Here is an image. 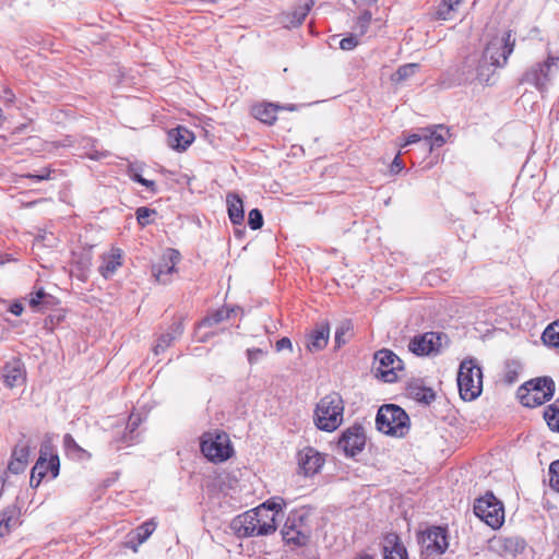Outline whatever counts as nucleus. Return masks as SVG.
Here are the masks:
<instances>
[{
  "label": "nucleus",
  "instance_id": "1",
  "mask_svg": "<svg viewBox=\"0 0 559 559\" xmlns=\"http://www.w3.org/2000/svg\"><path fill=\"white\" fill-rule=\"evenodd\" d=\"M285 506L283 498L274 497L239 515L234 522V526L239 535L246 537L270 535L276 531V516Z\"/></svg>",
  "mask_w": 559,
  "mask_h": 559
},
{
  "label": "nucleus",
  "instance_id": "2",
  "mask_svg": "<svg viewBox=\"0 0 559 559\" xmlns=\"http://www.w3.org/2000/svg\"><path fill=\"white\" fill-rule=\"evenodd\" d=\"M559 74V37L547 43V57L544 61L528 67L521 83H527L544 92L555 82Z\"/></svg>",
  "mask_w": 559,
  "mask_h": 559
},
{
  "label": "nucleus",
  "instance_id": "3",
  "mask_svg": "<svg viewBox=\"0 0 559 559\" xmlns=\"http://www.w3.org/2000/svg\"><path fill=\"white\" fill-rule=\"evenodd\" d=\"M344 402L340 394L330 393L316 405L313 420L318 429L332 432L343 423Z\"/></svg>",
  "mask_w": 559,
  "mask_h": 559
},
{
  "label": "nucleus",
  "instance_id": "4",
  "mask_svg": "<svg viewBox=\"0 0 559 559\" xmlns=\"http://www.w3.org/2000/svg\"><path fill=\"white\" fill-rule=\"evenodd\" d=\"M376 426L388 436L402 438L409 431V417L402 407L385 404L377 413Z\"/></svg>",
  "mask_w": 559,
  "mask_h": 559
},
{
  "label": "nucleus",
  "instance_id": "5",
  "mask_svg": "<svg viewBox=\"0 0 559 559\" xmlns=\"http://www.w3.org/2000/svg\"><path fill=\"white\" fill-rule=\"evenodd\" d=\"M457 386L460 396L464 401L476 400L483 391V372L474 359L461 362L457 372Z\"/></svg>",
  "mask_w": 559,
  "mask_h": 559
},
{
  "label": "nucleus",
  "instance_id": "6",
  "mask_svg": "<svg viewBox=\"0 0 559 559\" xmlns=\"http://www.w3.org/2000/svg\"><path fill=\"white\" fill-rule=\"evenodd\" d=\"M555 394V382L550 377L532 379L521 385L518 396L522 405L536 407L549 401Z\"/></svg>",
  "mask_w": 559,
  "mask_h": 559
},
{
  "label": "nucleus",
  "instance_id": "7",
  "mask_svg": "<svg viewBox=\"0 0 559 559\" xmlns=\"http://www.w3.org/2000/svg\"><path fill=\"white\" fill-rule=\"evenodd\" d=\"M474 513L492 528H499L504 521L503 504L491 492L475 501Z\"/></svg>",
  "mask_w": 559,
  "mask_h": 559
},
{
  "label": "nucleus",
  "instance_id": "8",
  "mask_svg": "<svg viewBox=\"0 0 559 559\" xmlns=\"http://www.w3.org/2000/svg\"><path fill=\"white\" fill-rule=\"evenodd\" d=\"M308 514L305 511L296 510L289 513L282 528L283 539L287 544L304 546L310 538V530L306 524Z\"/></svg>",
  "mask_w": 559,
  "mask_h": 559
},
{
  "label": "nucleus",
  "instance_id": "9",
  "mask_svg": "<svg viewBox=\"0 0 559 559\" xmlns=\"http://www.w3.org/2000/svg\"><path fill=\"white\" fill-rule=\"evenodd\" d=\"M403 370L402 360L390 349L376 352L372 362V372L376 378L386 383L397 380V372Z\"/></svg>",
  "mask_w": 559,
  "mask_h": 559
},
{
  "label": "nucleus",
  "instance_id": "10",
  "mask_svg": "<svg viewBox=\"0 0 559 559\" xmlns=\"http://www.w3.org/2000/svg\"><path fill=\"white\" fill-rule=\"evenodd\" d=\"M201 452L212 462H223L233 454L229 438L226 433L206 435L201 441Z\"/></svg>",
  "mask_w": 559,
  "mask_h": 559
},
{
  "label": "nucleus",
  "instance_id": "11",
  "mask_svg": "<svg viewBox=\"0 0 559 559\" xmlns=\"http://www.w3.org/2000/svg\"><path fill=\"white\" fill-rule=\"evenodd\" d=\"M515 46V39L511 37H491L487 43L484 55L485 60H490L496 67H504L509 56L512 53Z\"/></svg>",
  "mask_w": 559,
  "mask_h": 559
},
{
  "label": "nucleus",
  "instance_id": "12",
  "mask_svg": "<svg viewBox=\"0 0 559 559\" xmlns=\"http://www.w3.org/2000/svg\"><path fill=\"white\" fill-rule=\"evenodd\" d=\"M366 444L365 430L360 425H353L341 435L337 448L344 452L346 456H355L364 450Z\"/></svg>",
  "mask_w": 559,
  "mask_h": 559
},
{
  "label": "nucleus",
  "instance_id": "13",
  "mask_svg": "<svg viewBox=\"0 0 559 559\" xmlns=\"http://www.w3.org/2000/svg\"><path fill=\"white\" fill-rule=\"evenodd\" d=\"M180 261V253L175 249H166L160 260L152 266V273L156 281L162 284L170 282V275L176 271V265Z\"/></svg>",
  "mask_w": 559,
  "mask_h": 559
},
{
  "label": "nucleus",
  "instance_id": "14",
  "mask_svg": "<svg viewBox=\"0 0 559 559\" xmlns=\"http://www.w3.org/2000/svg\"><path fill=\"white\" fill-rule=\"evenodd\" d=\"M440 335L435 332H427L421 335L415 336L411 340L408 348L417 356L429 355L438 352L440 343Z\"/></svg>",
  "mask_w": 559,
  "mask_h": 559
},
{
  "label": "nucleus",
  "instance_id": "15",
  "mask_svg": "<svg viewBox=\"0 0 559 559\" xmlns=\"http://www.w3.org/2000/svg\"><path fill=\"white\" fill-rule=\"evenodd\" d=\"M2 378L5 386L13 389L21 386L26 380L24 364L19 358H13L2 367Z\"/></svg>",
  "mask_w": 559,
  "mask_h": 559
},
{
  "label": "nucleus",
  "instance_id": "16",
  "mask_svg": "<svg viewBox=\"0 0 559 559\" xmlns=\"http://www.w3.org/2000/svg\"><path fill=\"white\" fill-rule=\"evenodd\" d=\"M324 463L322 455L313 448H305L298 453V465L305 476L314 475Z\"/></svg>",
  "mask_w": 559,
  "mask_h": 559
},
{
  "label": "nucleus",
  "instance_id": "17",
  "mask_svg": "<svg viewBox=\"0 0 559 559\" xmlns=\"http://www.w3.org/2000/svg\"><path fill=\"white\" fill-rule=\"evenodd\" d=\"M383 559H408L407 549L396 533H388L382 546Z\"/></svg>",
  "mask_w": 559,
  "mask_h": 559
},
{
  "label": "nucleus",
  "instance_id": "18",
  "mask_svg": "<svg viewBox=\"0 0 559 559\" xmlns=\"http://www.w3.org/2000/svg\"><path fill=\"white\" fill-rule=\"evenodd\" d=\"M313 0H299L292 12H287L282 16V23L287 29H292L302 23L313 7Z\"/></svg>",
  "mask_w": 559,
  "mask_h": 559
},
{
  "label": "nucleus",
  "instance_id": "19",
  "mask_svg": "<svg viewBox=\"0 0 559 559\" xmlns=\"http://www.w3.org/2000/svg\"><path fill=\"white\" fill-rule=\"evenodd\" d=\"M424 543L427 544L426 547L428 550L443 554L449 546L447 530L440 526L429 528L424 536Z\"/></svg>",
  "mask_w": 559,
  "mask_h": 559
},
{
  "label": "nucleus",
  "instance_id": "20",
  "mask_svg": "<svg viewBox=\"0 0 559 559\" xmlns=\"http://www.w3.org/2000/svg\"><path fill=\"white\" fill-rule=\"evenodd\" d=\"M330 336V326L329 323L322 322L316 326L314 330H312L308 334V341H307V348L310 352H319L322 350L329 341Z\"/></svg>",
  "mask_w": 559,
  "mask_h": 559
},
{
  "label": "nucleus",
  "instance_id": "21",
  "mask_svg": "<svg viewBox=\"0 0 559 559\" xmlns=\"http://www.w3.org/2000/svg\"><path fill=\"white\" fill-rule=\"evenodd\" d=\"M194 140V135L185 127H177L168 131L167 141L171 148L185 151Z\"/></svg>",
  "mask_w": 559,
  "mask_h": 559
},
{
  "label": "nucleus",
  "instance_id": "22",
  "mask_svg": "<svg viewBox=\"0 0 559 559\" xmlns=\"http://www.w3.org/2000/svg\"><path fill=\"white\" fill-rule=\"evenodd\" d=\"M282 108L280 105L274 103H259L251 107L252 116L261 122L272 126L277 120L276 112Z\"/></svg>",
  "mask_w": 559,
  "mask_h": 559
},
{
  "label": "nucleus",
  "instance_id": "23",
  "mask_svg": "<svg viewBox=\"0 0 559 559\" xmlns=\"http://www.w3.org/2000/svg\"><path fill=\"white\" fill-rule=\"evenodd\" d=\"M491 543V547L504 556H515L524 549V542L518 537H498Z\"/></svg>",
  "mask_w": 559,
  "mask_h": 559
},
{
  "label": "nucleus",
  "instance_id": "24",
  "mask_svg": "<svg viewBox=\"0 0 559 559\" xmlns=\"http://www.w3.org/2000/svg\"><path fill=\"white\" fill-rule=\"evenodd\" d=\"M19 525L20 510L15 506H9L0 512V537L8 536Z\"/></svg>",
  "mask_w": 559,
  "mask_h": 559
},
{
  "label": "nucleus",
  "instance_id": "25",
  "mask_svg": "<svg viewBox=\"0 0 559 559\" xmlns=\"http://www.w3.org/2000/svg\"><path fill=\"white\" fill-rule=\"evenodd\" d=\"M499 67L492 64L490 60H485V55L479 57V61L476 67V79L480 84L493 85L497 81L496 70Z\"/></svg>",
  "mask_w": 559,
  "mask_h": 559
},
{
  "label": "nucleus",
  "instance_id": "26",
  "mask_svg": "<svg viewBox=\"0 0 559 559\" xmlns=\"http://www.w3.org/2000/svg\"><path fill=\"white\" fill-rule=\"evenodd\" d=\"M183 333V324L181 321L174 322L168 332L162 334L156 345L154 346V354L159 355L160 353H164L171 344L173 342L181 336Z\"/></svg>",
  "mask_w": 559,
  "mask_h": 559
},
{
  "label": "nucleus",
  "instance_id": "27",
  "mask_svg": "<svg viewBox=\"0 0 559 559\" xmlns=\"http://www.w3.org/2000/svg\"><path fill=\"white\" fill-rule=\"evenodd\" d=\"M227 211L234 225H241L245 219L243 203L237 193L226 195Z\"/></svg>",
  "mask_w": 559,
  "mask_h": 559
},
{
  "label": "nucleus",
  "instance_id": "28",
  "mask_svg": "<svg viewBox=\"0 0 559 559\" xmlns=\"http://www.w3.org/2000/svg\"><path fill=\"white\" fill-rule=\"evenodd\" d=\"M121 250L112 249L110 253L103 255V263L98 267L99 273L105 277H110L121 265Z\"/></svg>",
  "mask_w": 559,
  "mask_h": 559
},
{
  "label": "nucleus",
  "instance_id": "29",
  "mask_svg": "<svg viewBox=\"0 0 559 559\" xmlns=\"http://www.w3.org/2000/svg\"><path fill=\"white\" fill-rule=\"evenodd\" d=\"M463 0H441L435 12V19L448 21L452 20L462 4Z\"/></svg>",
  "mask_w": 559,
  "mask_h": 559
},
{
  "label": "nucleus",
  "instance_id": "30",
  "mask_svg": "<svg viewBox=\"0 0 559 559\" xmlns=\"http://www.w3.org/2000/svg\"><path fill=\"white\" fill-rule=\"evenodd\" d=\"M63 447L68 455L78 459V460H90L91 453H88L86 450H84L82 447H80L74 438L67 433L63 437Z\"/></svg>",
  "mask_w": 559,
  "mask_h": 559
},
{
  "label": "nucleus",
  "instance_id": "31",
  "mask_svg": "<svg viewBox=\"0 0 559 559\" xmlns=\"http://www.w3.org/2000/svg\"><path fill=\"white\" fill-rule=\"evenodd\" d=\"M46 455L47 453L41 449L39 459L32 468L29 485L31 487H38L41 479L46 475Z\"/></svg>",
  "mask_w": 559,
  "mask_h": 559
},
{
  "label": "nucleus",
  "instance_id": "32",
  "mask_svg": "<svg viewBox=\"0 0 559 559\" xmlns=\"http://www.w3.org/2000/svg\"><path fill=\"white\" fill-rule=\"evenodd\" d=\"M443 129L444 127L442 124H436L426 128V142L429 152H431L433 147H440L445 143L444 136L439 132V130Z\"/></svg>",
  "mask_w": 559,
  "mask_h": 559
},
{
  "label": "nucleus",
  "instance_id": "33",
  "mask_svg": "<svg viewBox=\"0 0 559 559\" xmlns=\"http://www.w3.org/2000/svg\"><path fill=\"white\" fill-rule=\"evenodd\" d=\"M479 61L477 53L467 56L461 64L460 71L464 81H474L476 78V67Z\"/></svg>",
  "mask_w": 559,
  "mask_h": 559
},
{
  "label": "nucleus",
  "instance_id": "34",
  "mask_svg": "<svg viewBox=\"0 0 559 559\" xmlns=\"http://www.w3.org/2000/svg\"><path fill=\"white\" fill-rule=\"evenodd\" d=\"M417 63H407L399 67V69L391 75V82L394 84H401L412 78L418 70Z\"/></svg>",
  "mask_w": 559,
  "mask_h": 559
},
{
  "label": "nucleus",
  "instance_id": "35",
  "mask_svg": "<svg viewBox=\"0 0 559 559\" xmlns=\"http://www.w3.org/2000/svg\"><path fill=\"white\" fill-rule=\"evenodd\" d=\"M544 418L552 431H559V400L546 407Z\"/></svg>",
  "mask_w": 559,
  "mask_h": 559
},
{
  "label": "nucleus",
  "instance_id": "36",
  "mask_svg": "<svg viewBox=\"0 0 559 559\" xmlns=\"http://www.w3.org/2000/svg\"><path fill=\"white\" fill-rule=\"evenodd\" d=\"M29 453H31V441L26 440L25 435H22V438L17 441L16 445L12 450L11 457L25 461V464L28 465Z\"/></svg>",
  "mask_w": 559,
  "mask_h": 559
},
{
  "label": "nucleus",
  "instance_id": "37",
  "mask_svg": "<svg viewBox=\"0 0 559 559\" xmlns=\"http://www.w3.org/2000/svg\"><path fill=\"white\" fill-rule=\"evenodd\" d=\"M543 342L551 347H559V320L550 323L542 335Z\"/></svg>",
  "mask_w": 559,
  "mask_h": 559
},
{
  "label": "nucleus",
  "instance_id": "38",
  "mask_svg": "<svg viewBox=\"0 0 559 559\" xmlns=\"http://www.w3.org/2000/svg\"><path fill=\"white\" fill-rule=\"evenodd\" d=\"M409 394L416 401L423 402L425 404H430L436 397V394L432 389L417 385L409 388Z\"/></svg>",
  "mask_w": 559,
  "mask_h": 559
},
{
  "label": "nucleus",
  "instance_id": "39",
  "mask_svg": "<svg viewBox=\"0 0 559 559\" xmlns=\"http://www.w3.org/2000/svg\"><path fill=\"white\" fill-rule=\"evenodd\" d=\"M26 467L27 464H25V461L11 457L8 464V469L0 475L1 488H3L5 485L8 473H12L15 475L22 474L26 469Z\"/></svg>",
  "mask_w": 559,
  "mask_h": 559
},
{
  "label": "nucleus",
  "instance_id": "40",
  "mask_svg": "<svg viewBox=\"0 0 559 559\" xmlns=\"http://www.w3.org/2000/svg\"><path fill=\"white\" fill-rule=\"evenodd\" d=\"M228 318H229V310L222 308V309H218L215 312L209 314L207 317H205L201 321L200 325L201 326H214Z\"/></svg>",
  "mask_w": 559,
  "mask_h": 559
},
{
  "label": "nucleus",
  "instance_id": "41",
  "mask_svg": "<svg viewBox=\"0 0 559 559\" xmlns=\"http://www.w3.org/2000/svg\"><path fill=\"white\" fill-rule=\"evenodd\" d=\"M155 527L156 524L153 521L141 524L135 531L138 544L141 545L145 543L155 531Z\"/></svg>",
  "mask_w": 559,
  "mask_h": 559
},
{
  "label": "nucleus",
  "instance_id": "42",
  "mask_svg": "<svg viewBox=\"0 0 559 559\" xmlns=\"http://www.w3.org/2000/svg\"><path fill=\"white\" fill-rule=\"evenodd\" d=\"M248 224L253 230L260 229L263 226V216L260 210L253 209L249 212Z\"/></svg>",
  "mask_w": 559,
  "mask_h": 559
},
{
  "label": "nucleus",
  "instance_id": "43",
  "mask_svg": "<svg viewBox=\"0 0 559 559\" xmlns=\"http://www.w3.org/2000/svg\"><path fill=\"white\" fill-rule=\"evenodd\" d=\"M549 483L551 488L559 492V460L549 466Z\"/></svg>",
  "mask_w": 559,
  "mask_h": 559
},
{
  "label": "nucleus",
  "instance_id": "44",
  "mask_svg": "<svg viewBox=\"0 0 559 559\" xmlns=\"http://www.w3.org/2000/svg\"><path fill=\"white\" fill-rule=\"evenodd\" d=\"M152 214H155V211L154 210H151V209H147V207H139L136 210V219H138V223L142 226H146L150 224V216Z\"/></svg>",
  "mask_w": 559,
  "mask_h": 559
},
{
  "label": "nucleus",
  "instance_id": "45",
  "mask_svg": "<svg viewBox=\"0 0 559 559\" xmlns=\"http://www.w3.org/2000/svg\"><path fill=\"white\" fill-rule=\"evenodd\" d=\"M349 331V324L343 323L340 325L335 331V344L336 347H341L346 343V340L344 338V335Z\"/></svg>",
  "mask_w": 559,
  "mask_h": 559
},
{
  "label": "nucleus",
  "instance_id": "46",
  "mask_svg": "<svg viewBox=\"0 0 559 559\" xmlns=\"http://www.w3.org/2000/svg\"><path fill=\"white\" fill-rule=\"evenodd\" d=\"M426 128H421L417 133L409 134L402 146L411 145L423 140L426 141Z\"/></svg>",
  "mask_w": 559,
  "mask_h": 559
},
{
  "label": "nucleus",
  "instance_id": "47",
  "mask_svg": "<svg viewBox=\"0 0 559 559\" xmlns=\"http://www.w3.org/2000/svg\"><path fill=\"white\" fill-rule=\"evenodd\" d=\"M370 23H371V15H370V13L365 12L361 16H359V19L357 21L358 31L361 34L369 32L370 29L368 26Z\"/></svg>",
  "mask_w": 559,
  "mask_h": 559
},
{
  "label": "nucleus",
  "instance_id": "48",
  "mask_svg": "<svg viewBox=\"0 0 559 559\" xmlns=\"http://www.w3.org/2000/svg\"><path fill=\"white\" fill-rule=\"evenodd\" d=\"M359 41L357 40V37H343L338 41V46L343 50H353L355 47H357Z\"/></svg>",
  "mask_w": 559,
  "mask_h": 559
},
{
  "label": "nucleus",
  "instance_id": "49",
  "mask_svg": "<svg viewBox=\"0 0 559 559\" xmlns=\"http://www.w3.org/2000/svg\"><path fill=\"white\" fill-rule=\"evenodd\" d=\"M59 467L60 462L58 455L51 456L48 462L46 461V471L50 469L53 478L58 476Z\"/></svg>",
  "mask_w": 559,
  "mask_h": 559
},
{
  "label": "nucleus",
  "instance_id": "50",
  "mask_svg": "<svg viewBox=\"0 0 559 559\" xmlns=\"http://www.w3.org/2000/svg\"><path fill=\"white\" fill-rule=\"evenodd\" d=\"M264 355H265V352L260 348H249L247 350V357H248V361L250 364L257 362Z\"/></svg>",
  "mask_w": 559,
  "mask_h": 559
},
{
  "label": "nucleus",
  "instance_id": "51",
  "mask_svg": "<svg viewBox=\"0 0 559 559\" xmlns=\"http://www.w3.org/2000/svg\"><path fill=\"white\" fill-rule=\"evenodd\" d=\"M25 177L37 181L47 180L50 178V170L45 168L35 174H27Z\"/></svg>",
  "mask_w": 559,
  "mask_h": 559
},
{
  "label": "nucleus",
  "instance_id": "52",
  "mask_svg": "<svg viewBox=\"0 0 559 559\" xmlns=\"http://www.w3.org/2000/svg\"><path fill=\"white\" fill-rule=\"evenodd\" d=\"M46 296L44 290H38L34 295H32L29 299V306L33 308H37L41 304V299Z\"/></svg>",
  "mask_w": 559,
  "mask_h": 559
},
{
  "label": "nucleus",
  "instance_id": "53",
  "mask_svg": "<svg viewBox=\"0 0 559 559\" xmlns=\"http://www.w3.org/2000/svg\"><path fill=\"white\" fill-rule=\"evenodd\" d=\"M276 349L278 352L283 350V349H288V350H293V344H292V341L288 338V337H282L280 338L277 342H276Z\"/></svg>",
  "mask_w": 559,
  "mask_h": 559
},
{
  "label": "nucleus",
  "instance_id": "54",
  "mask_svg": "<svg viewBox=\"0 0 559 559\" xmlns=\"http://www.w3.org/2000/svg\"><path fill=\"white\" fill-rule=\"evenodd\" d=\"M140 424H141L140 415L131 414L129 417L127 428L130 429L131 432H133L140 426Z\"/></svg>",
  "mask_w": 559,
  "mask_h": 559
},
{
  "label": "nucleus",
  "instance_id": "55",
  "mask_svg": "<svg viewBox=\"0 0 559 559\" xmlns=\"http://www.w3.org/2000/svg\"><path fill=\"white\" fill-rule=\"evenodd\" d=\"M10 312L14 316H21L23 310H24V307L21 302H14L10 306Z\"/></svg>",
  "mask_w": 559,
  "mask_h": 559
},
{
  "label": "nucleus",
  "instance_id": "56",
  "mask_svg": "<svg viewBox=\"0 0 559 559\" xmlns=\"http://www.w3.org/2000/svg\"><path fill=\"white\" fill-rule=\"evenodd\" d=\"M402 169H403V164H402V162H401V159H400V157L397 155V156H395V158L393 159V162L391 164V171L392 173H399Z\"/></svg>",
  "mask_w": 559,
  "mask_h": 559
},
{
  "label": "nucleus",
  "instance_id": "57",
  "mask_svg": "<svg viewBox=\"0 0 559 559\" xmlns=\"http://www.w3.org/2000/svg\"><path fill=\"white\" fill-rule=\"evenodd\" d=\"M1 97H2L3 102H5L8 104H12L15 98L14 94L9 88L3 90V95Z\"/></svg>",
  "mask_w": 559,
  "mask_h": 559
},
{
  "label": "nucleus",
  "instance_id": "58",
  "mask_svg": "<svg viewBox=\"0 0 559 559\" xmlns=\"http://www.w3.org/2000/svg\"><path fill=\"white\" fill-rule=\"evenodd\" d=\"M129 176L132 180L136 181L140 183V180H144L145 178H143L140 174L135 173L133 167H131L129 169Z\"/></svg>",
  "mask_w": 559,
  "mask_h": 559
},
{
  "label": "nucleus",
  "instance_id": "59",
  "mask_svg": "<svg viewBox=\"0 0 559 559\" xmlns=\"http://www.w3.org/2000/svg\"><path fill=\"white\" fill-rule=\"evenodd\" d=\"M140 185L146 187L151 191L155 190V182L153 180H148V179L140 180Z\"/></svg>",
  "mask_w": 559,
  "mask_h": 559
},
{
  "label": "nucleus",
  "instance_id": "60",
  "mask_svg": "<svg viewBox=\"0 0 559 559\" xmlns=\"http://www.w3.org/2000/svg\"><path fill=\"white\" fill-rule=\"evenodd\" d=\"M87 156L91 159H99L103 156H105V153L95 152V153L88 154Z\"/></svg>",
  "mask_w": 559,
  "mask_h": 559
},
{
  "label": "nucleus",
  "instance_id": "61",
  "mask_svg": "<svg viewBox=\"0 0 559 559\" xmlns=\"http://www.w3.org/2000/svg\"><path fill=\"white\" fill-rule=\"evenodd\" d=\"M282 108H280V110H289V111H293L295 110V105H286V106H281Z\"/></svg>",
  "mask_w": 559,
  "mask_h": 559
},
{
  "label": "nucleus",
  "instance_id": "62",
  "mask_svg": "<svg viewBox=\"0 0 559 559\" xmlns=\"http://www.w3.org/2000/svg\"><path fill=\"white\" fill-rule=\"evenodd\" d=\"M357 559H374V558L370 555H361Z\"/></svg>",
  "mask_w": 559,
  "mask_h": 559
}]
</instances>
